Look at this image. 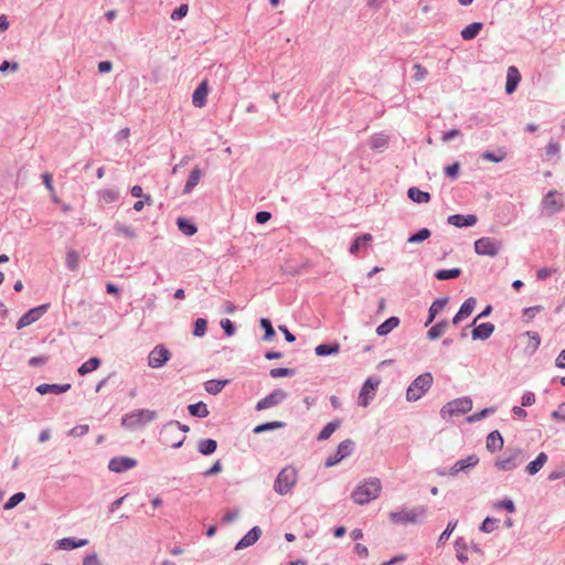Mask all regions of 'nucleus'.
<instances>
[{
  "instance_id": "3",
  "label": "nucleus",
  "mask_w": 565,
  "mask_h": 565,
  "mask_svg": "<svg viewBox=\"0 0 565 565\" xmlns=\"http://www.w3.org/2000/svg\"><path fill=\"white\" fill-rule=\"evenodd\" d=\"M190 430V427L185 424H181L180 422L175 419H171L168 423H166L162 426V429L160 431V440L163 445H169L174 449H178L182 447L185 436L182 435L179 437L178 440H172L171 436L172 434H179V431L188 433Z\"/></svg>"
},
{
  "instance_id": "26",
  "label": "nucleus",
  "mask_w": 565,
  "mask_h": 565,
  "mask_svg": "<svg viewBox=\"0 0 565 565\" xmlns=\"http://www.w3.org/2000/svg\"><path fill=\"white\" fill-rule=\"evenodd\" d=\"M202 178V170L200 167H194L192 171L190 172V175L184 184V188L182 190L183 194H190L193 189L198 185Z\"/></svg>"
},
{
  "instance_id": "23",
  "label": "nucleus",
  "mask_w": 565,
  "mask_h": 565,
  "mask_svg": "<svg viewBox=\"0 0 565 565\" xmlns=\"http://www.w3.org/2000/svg\"><path fill=\"white\" fill-rule=\"evenodd\" d=\"M503 437L499 430H492L489 433L486 439V447L488 451L495 452L498 450H501L503 448Z\"/></svg>"
},
{
  "instance_id": "58",
  "label": "nucleus",
  "mask_w": 565,
  "mask_h": 565,
  "mask_svg": "<svg viewBox=\"0 0 565 565\" xmlns=\"http://www.w3.org/2000/svg\"><path fill=\"white\" fill-rule=\"evenodd\" d=\"M220 324H221V328L223 329L224 333L227 337H232L235 334L236 327H235L234 322L231 321L230 319H222Z\"/></svg>"
},
{
  "instance_id": "27",
  "label": "nucleus",
  "mask_w": 565,
  "mask_h": 565,
  "mask_svg": "<svg viewBox=\"0 0 565 565\" xmlns=\"http://www.w3.org/2000/svg\"><path fill=\"white\" fill-rule=\"evenodd\" d=\"M399 322L401 320L398 317L392 316L387 318L384 322L377 326L376 334L379 337L387 335L390 332H392L395 328L399 326Z\"/></svg>"
},
{
  "instance_id": "41",
  "label": "nucleus",
  "mask_w": 565,
  "mask_h": 565,
  "mask_svg": "<svg viewBox=\"0 0 565 565\" xmlns=\"http://www.w3.org/2000/svg\"><path fill=\"white\" fill-rule=\"evenodd\" d=\"M388 145V137L384 134H375L370 138L369 146L372 150L381 151Z\"/></svg>"
},
{
  "instance_id": "48",
  "label": "nucleus",
  "mask_w": 565,
  "mask_h": 565,
  "mask_svg": "<svg viewBox=\"0 0 565 565\" xmlns=\"http://www.w3.org/2000/svg\"><path fill=\"white\" fill-rule=\"evenodd\" d=\"M98 196L100 200H103L106 203H113L118 200L119 192L115 189H105L98 191Z\"/></svg>"
},
{
  "instance_id": "21",
  "label": "nucleus",
  "mask_w": 565,
  "mask_h": 565,
  "mask_svg": "<svg viewBox=\"0 0 565 565\" xmlns=\"http://www.w3.org/2000/svg\"><path fill=\"white\" fill-rule=\"evenodd\" d=\"M207 94H209V84H207V81L204 79L194 89L193 95H192V104L199 108L205 106Z\"/></svg>"
},
{
  "instance_id": "57",
  "label": "nucleus",
  "mask_w": 565,
  "mask_h": 565,
  "mask_svg": "<svg viewBox=\"0 0 565 565\" xmlns=\"http://www.w3.org/2000/svg\"><path fill=\"white\" fill-rule=\"evenodd\" d=\"M188 11H189V7H188V4L182 3V4H180L178 8H175V9L171 12L170 18H171L173 21H179V20L183 19V18L186 15Z\"/></svg>"
},
{
  "instance_id": "28",
  "label": "nucleus",
  "mask_w": 565,
  "mask_h": 565,
  "mask_svg": "<svg viewBox=\"0 0 565 565\" xmlns=\"http://www.w3.org/2000/svg\"><path fill=\"white\" fill-rule=\"evenodd\" d=\"M354 449H355V443L352 439L348 438L338 445V448H337V451L334 455H337L338 458L342 461L343 459L350 457L353 454Z\"/></svg>"
},
{
  "instance_id": "19",
  "label": "nucleus",
  "mask_w": 565,
  "mask_h": 565,
  "mask_svg": "<svg viewBox=\"0 0 565 565\" xmlns=\"http://www.w3.org/2000/svg\"><path fill=\"white\" fill-rule=\"evenodd\" d=\"M494 329L495 327L493 323L482 322L478 326H475V328L471 331V337L473 340L486 341L492 335Z\"/></svg>"
},
{
  "instance_id": "10",
  "label": "nucleus",
  "mask_w": 565,
  "mask_h": 565,
  "mask_svg": "<svg viewBox=\"0 0 565 565\" xmlns=\"http://www.w3.org/2000/svg\"><path fill=\"white\" fill-rule=\"evenodd\" d=\"M380 385V380L376 377H367L366 381L363 383L359 397H358V404L361 407H367L371 403V401L375 396V391Z\"/></svg>"
},
{
  "instance_id": "8",
  "label": "nucleus",
  "mask_w": 565,
  "mask_h": 565,
  "mask_svg": "<svg viewBox=\"0 0 565 565\" xmlns=\"http://www.w3.org/2000/svg\"><path fill=\"white\" fill-rule=\"evenodd\" d=\"M509 456L497 458L494 467L502 471H511L518 468L525 459L523 451L520 448L507 449L505 454Z\"/></svg>"
},
{
  "instance_id": "51",
  "label": "nucleus",
  "mask_w": 565,
  "mask_h": 565,
  "mask_svg": "<svg viewBox=\"0 0 565 565\" xmlns=\"http://www.w3.org/2000/svg\"><path fill=\"white\" fill-rule=\"evenodd\" d=\"M78 262H79V255L76 250L74 249H71L67 252L66 254V267L74 271L78 268Z\"/></svg>"
},
{
  "instance_id": "63",
  "label": "nucleus",
  "mask_w": 565,
  "mask_h": 565,
  "mask_svg": "<svg viewBox=\"0 0 565 565\" xmlns=\"http://www.w3.org/2000/svg\"><path fill=\"white\" fill-rule=\"evenodd\" d=\"M497 507L500 509H504L509 513L515 512V504L511 499H503L497 503Z\"/></svg>"
},
{
  "instance_id": "52",
  "label": "nucleus",
  "mask_w": 565,
  "mask_h": 565,
  "mask_svg": "<svg viewBox=\"0 0 565 565\" xmlns=\"http://www.w3.org/2000/svg\"><path fill=\"white\" fill-rule=\"evenodd\" d=\"M449 297L437 298L430 305L428 312L437 317V315L445 308L448 303Z\"/></svg>"
},
{
  "instance_id": "20",
  "label": "nucleus",
  "mask_w": 565,
  "mask_h": 565,
  "mask_svg": "<svg viewBox=\"0 0 565 565\" xmlns=\"http://www.w3.org/2000/svg\"><path fill=\"white\" fill-rule=\"evenodd\" d=\"M71 387L72 386L70 383H66V384L43 383V384L38 385L35 387V391L41 395H45V394L60 395V394H63V393H66L67 391H70Z\"/></svg>"
},
{
  "instance_id": "40",
  "label": "nucleus",
  "mask_w": 565,
  "mask_h": 565,
  "mask_svg": "<svg viewBox=\"0 0 565 565\" xmlns=\"http://www.w3.org/2000/svg\"><path fill=\"white\" fill-rule=\"evenodd\" d=\"M557 192L555 190L548 191L543 198V205L546 209H550L552 213L559 212L562 209V204L556 201L555 195Z\"/></svg>"
},
{
  "instance_id": "31",
  "label": "nucleus",
  "mask_w": 565,
  "mask_h": 565,
  "mask_svg": "<svg viewBox=\"0 0 565 565\" xmlns=\"http://www.w3.org/2000/svg\"><path fill=\"white\" fill-rule=\"evenodd\" d=\"M407 196L409 200H412L415 203H428L431 199V195L429 192L423 191L418 189L417 186H411L407 190Z\"/></svg>"
},
{
  "instance_id": "49",
  "label": "nucleus",
  "mask_w": 565,
  "mask_h": 565,
  "mask_svg": "<svg viewBox=\"0 0 565 565\" xmlns=\"http://www.w3.org/2000/svg\"><path fill=\"white\" fill-rule=\"evenodd\" d=\"M499 520L493 516H487L479 525V530L483 533H491L498 527Z\"/></svg>"
},
{
  "instance_id": "17",
  "label": "nucleus",
  "mask_w": 565,
  "mask_h": 565,
  "mask_svg": "<svg viewBox=\"0 0 565 565\" xmlns=\"http://www.w3.org/2000/svg\"><path fill=\"white\" fill-rule=\"evenodd\" d=\"M478 217L475 214H452L447 218V223L455 227H471L476 225Z\"/></svg>"
},
{
  "instance_id": "34",
  "label": "nucleus",
  "mask_w": 565,
  "mask_h": 565,
  "mask_svg": "<svg viewBox=\"0 0 565 565\" xmlns=\"http://www.w3.org/2000/svg\"><path fill=\"white\" fill-rule=\"evenodd\" d=\"M177 226L186 236H193L198 232V226L194 222L186 217H178Z\"/></svg>"
},
{
  "instance_id": "22",
  "label": "nucleus",
  "mask_w": 565,
  "mask_h": 565,
  "mask_svg": "<svg viewBox=\"0 0 565 565\" xmlns=\"http://www.w3.org/2000/svg\"><path fill=\"white\" fill-rule=\"evenodd\" d=\"M521 81V74L516 66H509L507 72L505 93L512 94L515 92Z\"/></svg>"
},
{
  "instance_id": "14",
  "label": "nucleus",
  "mask_w": 565,
  "mask_h": 565,
  "mask_svg": "<svg viewBox=\"0 0 565 565\" xmlns=\"http://www.w3.org/2000/svg\"><path fill=\"white\" fill-rule=\"evenodd\" d=\"M479 463V457L476 454L469 455L465 459L457 460L449 469V476L456 477L458 473H468L470 469L475 468Z\"/></svg>"
},
{
  "instance_id": "4",
  "label": "nucleus",
  "mask_w": 565,
  "mask_h": 565,
  "mask_svg": "<svg viewBox=\"0 0 565 565\" xmlns=\"http://www.w3.org/2000/svg\"><path fill=\"white\" fill-rule=\"evenodd\" d=\"M426 514L427 508L418 505L411 510L391 512L388 518L394 524H417L424 521Z\"/></svg>"
},
{
  "instance_id": "56",
  "label": "nucleus",
  "mask_w": 565,
  "mask_h": 565,
  "mask_svg": "<svg viewBox=\"0 0 565 565\" xmlns=\"http://www.w3.org/2000/svg\"><path fill=\"white\" fill-rule=\"evenodd\" d=\"M24 499H25V493L24 492H17V493L12 494L7 500V502L3 505V509L4 510H11V509L15 508L19 503H21Z\"/></svg>"
},
{
  "instance_id": "24",
  "label": "nucleus",
  "mask_w": 565,
  "mask_h": 565,
  "mask_svg": "<svg viewBox=\"0 0 565 565\" xmlns=\"http://www.w3.org/2000/svg\"><path fill=\"white\" fill-rule=\"evenodd\" d=\"M87 544H88V540H86V539L76 540L75 537H64L56 542L57 548L64 550V551H72L77 547H83Z\"/></svg>"
},
{
  "instance_id": "18",
  "label": "nucleus",
  "mask_w": 565,
  "mask_h": 565,
  "mask_svg": "<svg viewBox=\"0 0 565 565\" xmlns=\"http://www.w3.org/2000/svg\"><path fill=\"white\" fill-rule=\"evenodd\" d=\"M476 305L477 300L475 297L467 298L454 316L451 322L454 324L460 323L465 318L469 317L473 312Z\"/></svg>"
},
{
  "instance_id": "37",
  "label": "nucleus",
  "mask_w": 565,
  "mask_h": 565,
  "mask_svg": "<svg viewBox=\"0 0 565 565\" xmlns=\"http://www.w3.org/2000/svg\"><path fill=\"white\" fill-rule=\"evenodd\" d=\"M231 382V380H209L204 383L205 391L211 395H217Z\"/></svg>"
},
{
  "instance_id": "36",
  "label": "nucleus",
  "mask_w": 565,
  "mask_h": 565,
  "mask_svg": "<svg viewBox=\"0 0 565 565\" xmlns=\"http://www.w3.org/2000/svg\"><path fill=\"white\" fill-rule=\"evenodd\" d=\"M186 408L192 417L205 418L210 414L207 405L202 401L194 404H190L188 405Z\"/></svg>"
},
{
  "instance_id": "38",
  "label": "nucleus",
  "mask_w": 565,
  "mask_h": 565,
  "mask_svg": "<svg viewBox=\"0 0 565 565\" xmlns=\"http://www.w3.org/2000/svg\"><path fill=\"white\" fill-rule=\"evenodd\" d=\"M341 419H334L328 423L318 434L317 440L323 441L331 437V435L341 426Z\"/></svg>"
},
{
  "instance_id": "45",
  "label": "nucleus",
  "mask_w": 565,
  "mask_h": 565,
  "mask_svg": "<svg viewBox=\"0 0 565 565\" xmlns=\"http://www.w3.org/2000/svg\"><path fill=\"white\" fill-rule=\"evenodd\" d=\"M259 326L264 330V335L262 338L263 341H271L274 339V337L276 335V331L273 327L270 319L260 318Z\"/></svg>"
},
{
  "instance_id": "64",
  "label": "nucleus",
  "mask_w": 565,
  "mask_h": 565,
  "mask_svg": "<svg viewBox=\"0 0 565 565\" xmlns=\"http://www.w3.org/2000/svg\"><path fill=\"white\" fill-rule=\"evenodd\" d=\"M82 565H104L96 553L88 554L84 557Z\"/></svg>"
},
{
  "instance_id": "62",
  "label": "nucleus",
  "mask_w": 565,
  "mask_h": 565,
  "mask_svg": "<svg viewBox=\"0 0 565 565\" xmlns=\"http://www.w3.org/2000/svg\"><path fill=\"white\" fill-rule=\"evenodd\" d=\"M542 310V307L541 306H533V307H526L523 309L522 311V317L526 320V321H530L532 320L535 315L537 312H540Z\"/></svg>"
},
{
  "instance_id": "42",
  "label": "nucleus",
  "mask_w": 565,
  "mask_h": 565,
  "mask_svg": "<svg viewBox=\"0 0 565 565\" xmlns=\"http://www.w3.org/2000/svg\"><path fill=\"white\" fill-rule=\"evenodd\" d=\"M102 364V361L97 356L89 358L86 362H84L77 370L79 375H86L95 370H97Z\"/></svg>"
},
{
  "instance_id": "25",
  "label": "nucleus",
  "mask_w": 565,
  "mask_h": 565,
  "mask_svg": "<svg viewBox=\"0 0 565 565\" xmlns=\"http://www.w3.org/2000/svg\"><path fill=\"white\" fill-rule=\"evenodd\" d=\"M373 241V236L369 233L361 234L356 236L352 243L350 244L349 252L352 255H356L361 248H366V246Z\"/></svg>"
},
{
  "instance_id": "15",
  "label": "nucleus",
  "mask_w": 565,
  "mask_h": 565,
  "mask_svg": "<svg viewBox=\"0 0 565 565\" xmlns=\"http://www.w3.org/2000/svg\"><path fill=\"white\" fill-rule=\"evenodd\" d=\"M137 466V460L130 457H114L108 462V469L116 473H122Z\"/></svg>"
},
{
  "instance_id": "30",
  "label": "nucleus",
  "mask_w": 565,
  "mask_h": 565,
  "mask_svg": "<svg viewBox=\"0 0 565 565\" xmlns=\"http://www.w3.org/2000/svg\"><path fill=\"white\" fill-rule=\"evenodd\" d=\"M547 459L548 457L545 452H540L534 460L527 463L525 467V472L530 476H534L543 468Z\"/></svg>"
},
{
  "instance_id": "5",
  "label": "nucleus",
  "mask_w": 565,
  "mask_h": 565,
  "mask_svg": "<svg viewBox=\"0 0 565 565\" xmlns=\"http://www.w3.org/2000/svg\"><path fill=\"white\" fill-rule=\"evenodd\" d=\"M434 377L430 372H425L418 375L406 390V399L408 402H416L420 399L426 392L431 387Z\"/></svg>"
},
{
  "instance_id": "54",
  "label": "nucleus",
  "mask_w": 565,
  "mask_h": 565,
  "mask_svg": "<svg viewBox=\"0 0 565 565\" xmlns=\"http://www.w3.org/2000/svg\"><path fill=\"white\" fill-rule=\"evenodd\" d=\"M494 411H495V409H494L493 407H487V408H483V409H481V411H479V412H476V413H473V414L469 415V416L467 417V422H468V423H476V422H479V420H481V419L486 418L487 416H489L490 414H493V413H494Z\"/></svg>"
},
{
  "instance_id": "12",
  "label": "nucleus",
  "mask_w": 565,
  "mask_h": 565,
  "mask_svg": "<svg viewBox=\"0 0 565 565\" xmlns=\"http://www.w3.org/2000/svg\"><path fill=\"white\" fill-rule=\"evenodd\" d=\"M170 358L171 352L163 344H157L148 355V365L152 369H160Z\"/></svg>"
},
{
  "instance_id": "61",
  "label": "nucleus",
  "mask_w": 565,
  "mask_h": 565,
  "mask_svg": "<svg viewBox=\"0 0 565 565\" xmlns=\"http://www.w3.org/2000/svg\"><path fill=\"white\" fill-rule=\"evenodd\" d=\"M115 230L118 233L124 234L128 238H135L136 237L135 230L132 227L128 226V225L118 223V224L115 225Z\"/></svg>"
},
{
  "instance_id": "60",
  "label": "nucleus",
  "mask_w": 565,
  "mask_h": 565,
  "mask_svg": "<svg viewBox=\"0 0 565 565\" xmlns=\"http://www.w3.org/2000/svg\"><path fill=\"white\" fill-rule=\"evenodd\" d=\"M559 153V145L558 142L551 140L545 147V156L547 159H551L554 156Z\"/></svg>"
},
{
  "instance_id": "11",
  "label": "nucleus",
  "mask_w": 565,
  "mask_h": 565,
  "mask_svg": "<svg viewBox=\"0 0 565 565\" xmlns=\"http://www.w3.org/2000/svg\"><path fill=\"white\" fill-rule=\"evenodd\" d=\"M288 397V393L281 388H275L264 398L259 399L256 403L255 409L257 412L271 408L274 406L279 405Z\"/></svg>"
},
{
  "instance_id": "7",
  "label": "nucleus",
  "mask_w": 565,
  "mask_h": 565,
  "mask_svg": "<svg viewBox=\"0 0 565 565\" xmlns=\"http://www.w3.org/2000/svg\"><path fill=\"white\" fill-rule=\"evenodd\" d=\"M503 243L493 237L483 236L475 241L473 247L476 254L480 256L495 257L502 249Z\"/></svg>"
},
{
  "instance_id": "9",
  "label": "nucleus",
  "mask_w": 565,
  "mask_h": 565,
  "mask_svg": "<svg viewBox=\"0 0 565 565\" xmlns=\"http://www.w3.org/2000/svg\"><path fill=\"white\" fill-rule=\"evenodd\" d=\"M472 408V399L468 396L459 397L448 402L443 406L440 414L445 417L446 414L449 416H459L468 413Z\"/></svg>"
},
{
  "instance_id": "43",
  "label": "nucleus",
  "mask_w": 565,
  "mask_h": 565,
  "mask_svg": "<svg viewBox=\"0 0 565 565\" xmlns=\"http://www.w3.org/2000/svg\"><path fill=\"white\" fill-rule=\"evenodd\" d=\"M505 157H507V153L502 148L498 149V151H495V152L487 150L480 154L481 159L489 161V162H494V163L502 162L505 159Z\"/></svg>"
},
{
  "instance_id": "1",
  "label": "nucleus",
  "mask_w": 565,
  "mask_h": 565,
  "mask_svg": "<svg viewBox=\"0 0 565 565\" xmlns=\"http://www.w3.org/2000/svg\"><path fill=\"white\" fill-rule=\"evenodd\" d=\"M381 490V480L379 478H370L353 490L351 498L356 504L363 505L376 499Z\"/></svg>"
},
{
  "instance_id": "13",
  "label": "nucleus",
  "mask_w": 565,
  "mask_h": 565,
  "mask_svg": "<svg viewBox=\"0 0 565 565\" xmlns=\"http://www.w3.org/2000/svg\"><path fill=\"white\" fill-rule=\"evenodd\" d=\"M50 308V303H43L38 307L29 309L17 322V329L21 330L33 322L38 321Z\"/></svg>"
},
{
  "instance_id": "47",
  "label": "nucleus",
  "mask_w": 565,
  "mask_h": 565,
  "mask_svg": "<svg viewBox=\"0 0 565 565\" xmlns=\"http://www.w3.org/2000/svg\"><path fill=\"white\" fill-rule=\"evenodd\" d=\"M207 329V320L204 318H198L193 322L192 334L196 338H202L205 335Z\"/></svg>"
},
{
  "instance_id": "39",
  "label": "nucleus",
  "mask_w": 565,
  "mask_h": 565,
  "mask_svg": "<svg viewBox=\"0 0 565 565\" xmlns=\"http://www.w3.org/2000/svg\"><path fill=\"white\" fill-rule=\"evenodd\" d=\"M284 427H286L285 422H280V420L266 422V423H262V424L255 426L253 428V433L256 435H259V434H263L266 431H271V430L284 428Z\"/></svg>"
},
{
  "instance_id": "16",
  "label": "nucleus",
  "mask_w": 565,
  "mask_h": 565,
  "mask_svg": "<svg viewBox=\"0 0 565 565\" xmlns=\"http://www.w3.org/2000/svg\"><path fill=\"white\" fill-rule=\"evenodd\" d=\"M262 529L253 526L235 545V551H241L254 545L262 536Z\"/></svg>"
},
{
  "instance_id": "44",
  "label": "nucleus",
  "mask_w": 565,
  "mask_h": 565,
  "mask_svg": "<svg viewBox=\"0 0 565 565\" xmlns=\"http://www.w3.org/2000/svg\"><path fill=\"white\" fill-rule=\"evenodd\" d=\"M461 269L458 267L450 269H438L434 277L438 280L456 279L461 275Z\"/></svg>"
},
{
  "instance_id": "55",
  "label": "nucleus",
  "mask_w": 565,
  "mask_h": 565,
  "mask_svg": "<svg viewBox=\"0 0 565 565\" xmlns=\"http://www.w3.org/2000/svg\"><path fill=\"white\" fill-rule=\"evenodd\" d=\"M460 173V163L455 161L454 163L444 168V174L450 180H457Z\"/></svg>"
},
{
  "instance_id": "46",
  "label": "nucleus",
  "mask_w": 565,
  "mask_h": 565,
  "mask_svg": "<svg viewBox=\"0 0 565 565\" xmlns=\"http://www.w3.org/2000/svg\"><path fill=\"white\" fill-rule=\"evenodd\" d=\"M431 236V231L429 228L423 227L417 232L411 234L407 238V243L409 244H418Z\"/></svg>"
},
{
  "instance_id": "29",
  "label": "nucleus",
  "mask_w": 565,
  "mask_h": 565,
  "mask_svg": "<svg viewBox=\"0 0 565 565\" xmlns=\"http://www.w3.org/2000/svg\"><path fill=\"white\" fill-rule=\"evenodd\" d=\"M482 29V22H472L461 30L460 35L465 41H471L479 35Z\"/></svg>"
},
{
  "instance_id": "53",
  "label": "nucleus",
  "mask_w": 565,
  "mask_h": 565,
  "mask_svg": "<svg viewBox=\"0 0 565 565\" xmlns=\"http://www.w3.org/2000/svg\"><path fill=\"white\" fill-rule=\"evenodd\" d=\"M295 374H296V369H290V367H276V369H271L269 372V375L273 379L290 377V376H294Z\"/></svg>"
},
{
  "instance_id": "35",
  "label": "nucleus",
  "mask_w": 565,
  "mask_h": 565,
  "mask_svg": "<svg viewBox=\"0 0 565 565\" xmlns=\"http://www.w3.org/2000/svg\"><path fill=\"white\" fill-rule=\"evenodd\" d=\"M448 326L449 321L447 319L438 321L427 331V338L431 341L437 340L445 333Z\"/></svg>"
},
{
  "instance_id": "6",
  "label": "nucleus",
  "mask_w": 565,
  "mask_h": 565,
  "mask_svg": "<svg viewBox=\"0 0 565 565\" xmlns=\"http://www.w3.org/2000/svg\"><path fill=\"white\" fill-rule=\"evenodd\" d=\"M298 481V471L292 466L282 468L274 483V490L280 495L288 494Z\"/></svg>"
},
{
  "instance_id": "59",
  "label": "nucleus",
  "mask_w": 565,
  "mask_h": 565,
  "mask_svg": "<svg viewBox=\"0 0 565 565\" xmlns=\"http://www.w3.org/2000/svg\"><path fill=\"white\" fill-rule=\"evenodd\" d=\"M89 431V426L87 424H82L73 427L68 435L72 437H83Z\"/></svg>"
},
{
  "instance_id": "32",
  "label": "nucleus",
  "mask_w": 565,
  "mask_h": 565,
  "mask_svg": "<svg viewBox=\"0 0 565 565\" xmlns=\"http://www.w3.org/2000/svg\"><path fill=\"white\" fill-rule=\"evenodd\" d=\"M217 449V441L213 438L200 439L198 443V451L202 456H211Z\"/></svg>"
},
{
  "instance_id": "33",
  "label": "nucleus",
  "mask_w": 565,
  "mask_h": 565,
  "mask_svg": "<svg viewBox=\"0 0 565 565\" xmlns=\"http://www.w3.org/2000/svg\"><path fill=\"white\" fill-rule=\"evenodd\" d=\"M340 351V344L338 342L321 343L316 347L315 353L318 356H328L337 354Z\"/></svg>"
},
{
  "instance_id": "2",
  "label": "nucleus",
  "mask_w": 565,
  "mask_h": 565,
  "mask_svg": "<svg viewBox=\"0 0 565 565\" xmlns=\"http://www.w3.org/2000/svg\"><path fill=\"white\" fill-rule=\"evenodd\" d=\"M157 417L156 411L147 408L134 409L121 417L120 425L125 429L135 430L145 427Z\"/></svg>"
},
{
  "instance_id": "50",
  "label": "nucleus",
  "mask_w": 565,
  "mask_h": 565,
  "mask_svg": "<svg viewBox=\"0 0 565 565\" xmlns=\"http://www.w3.org/2000/svg\"><path fill=\"white\" fill-rule=\"evenodd\" d=\"M457 524H458L457 520H450L448 522L446 529L443 531V533L438 537V541H437L438 545L445 544L446 541L449 540V537H450L451 533L454 532V530L456 529Z\"/></svg>"
}]
</instances>
